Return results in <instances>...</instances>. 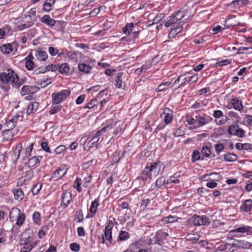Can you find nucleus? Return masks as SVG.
Returning a JSON list of instances; mask_svg holds the SVG:
<instances>
[{"instance_id": "16", "label": "nucleus", "mask_w": 252, "mask_h": 252, "mask_svg": "<svg viewBox=\"0 0 252 252\" xmlns=\"http://www.w3.org/2000/svg\"><path fill=\"white\" fill-rule=\"evenodd\" d=\"M22 237L20 241L21 244L24 245L23 248L25 249L27 252H30L33 249V246L32 244L28 245V243L32 241V238L30 237L25 238L24 235H22Z\"/></svg>"}, {"instance_id": "61", "label": "nucleus", "mask_w": 252, "mask_h": 252, "mask_svg": "<svg viewBox=\"0 0 252 252\" xmlns=\"http://www.w3.org/2000/svg\"><path fill=\"white\" fill-rule=\"evenodd\" d=\"M46 229V227H43L40 229H39L38 232V236L40 239L43 238L46 234V231L45 229Z\"/></svg>"}, {"instance_id": "12", "label": "nucleus", "mask_w": 252, "mask_h": 252, "mask_svg": "<svg viewBox=\"0 0 252 252\" xmlns=\"http://www.w3.org/2000/svg\"><path fill=\"white\" fill-rule=\"evenodd\" d=\"M172 15L175 17V19L177 20V21L179 22V24L185 22L189 18V16L186 14V13L181 10L174 12Z\"/></svg>"}, {"instance_id": "55", "label": "nucleus", "mask_w": 252, "mask_h": 252, "mask_svg": "<svg viewBox=\"0 0 252 252\" xmlns=\"http://www.w3.org/2000/svg\"><path fill=\"white\" fill-rule=\"evenodd\" d=\"M202 154L206 157H209L210 154V150L207 146H203L202 150Z\"/></svg>"}, {"instance_id": "39", "label": "nucleus", "mask_w": 252, "mask_h": 252, "mask_svg": "<svg viewBox=\"0 0 252 252\" xmlns=\"http://www.w3.org/2000/svg\"><path fill=\"white\" fill-rule=\"evenodd\" d=\"M167 111H170L169 109L167 110ZM164 121L167 124H169L171 122L173 117L172 114L166 112V110L163 113Z\"/></svg>"}, {"instance_id": "48", "label": "nucleus", "mask_w": 252, "mask_h": 252, "mask_svg": "<svg viewBox=\"0 0 252 252\" xmlns=\"http://www.w3.org/2000/svg\"><path fill=\"white\" fill-rule=\"evenodd\" d=\"M33 220L35 223L39 224L40 222V214L38 212H35L32 215Z\"/></svg>"}, {"instance_id": "26", "label": "nucleus", "mask_w": 252, "mask_h": 252, "mask_svg": "<svg viewBox=\"0 0 252 252\" xmlns=\"http://www.w3.org/2000/svg\"><path fill=\"white\" fill-rule=\"evenodd\" d=\"M232 232L241 233L247 232L250 234H252V227L244 225L241 227L236 228L233 230Z\"/></svg>"}, {"instance_id": "17", "label": "nucleus", "mask_w": 252, "mask_h": 252, "mask_svg": "<svg viewBox=\"0 0 252 252\" xmlns=\"http://www.w3.org/2000/svg\"><path fill=\"white\" fill-rule=\"evenodd\" d=\"M249 3L248 0H235L227 4L230 8H240Z\"/></svg>"}, {"instance_id": "49", "label": "nucleus", "mask_w": 252, "mask_h": 252, "mask_svg": "<svg viewBox=\"0 0 252 252\" xmlns=\"http://www.w3.org/2000/svg\"><path fill=\"white\" fill-rule=\"evenodd\" d=\"M98 104V101L96 98L92 99L85 106V108L91 109Z\"/></svg>"}, {"instance_id": "22", "label": "nucleus", "mask_w": 252, "mask_h": 252, "mask_svg": "<svg viewBox=\"0 0 252 252\" xmlns=\"http://www.w3.org/2000/svg\"><path fill=\"white\" fill-rule=\"evenodd\" d=\"M21 18L22 22L26 23L30 28L33 26L36 21V18L33 19L31 16L26 14L22 15Z\"/></svg>"}, {"instance_id": "10", "label": "nucleus", "mask_w": 252, "mask_h": 252, "mask_svg": "<svg viewBox=\"0 0 252 252\" xmlns=\"http://www.w3.org/2000/svg\"><path fill=\"white\" fill-rule=\"evenodd\" d=\"M126 79V76L123 72H119L117 74L115 79V86L118 89L122 88L125 80Z\"/></svg>"}, {"instance_id": "64", "label": "nucleus", "mask_w": 252, "mask_h": 252, "mask_svg": "<svg viewBox=\"0 0 252 252\" xmlns=\"http://www.w3.org/2000/svg\"><path fill=\"white\" fill-rule=\"evenodd\" d=\"M34 66L33 62L31 60H28L26 62V67L27 69L32 70Z\"/></svg>"}, {"instance_id": "57", "label": "nucleus", "mask_w": 252, "mask_h": 252, "mask_svg": "<svg viewBox=\"0 0 252 252\" xmlns=\"http://www.w3.org/2000/svg\"><path fill=\"white\" fill-rule=\"evenodd\" d=\"M58 65H53V64H51L50 65L46 66V67L44 68V70H46V72L50 70H51L52 71H54L57 70L58 69Z\"/></svg>"}, {"instance_id": "44", "label": "nucleus", "mask_w": 252, "mask_h": 252, "mask_svg": "<svg viewBox=\"0 0 252 252\" xmlns=\"http://www.w3.org/2000/svg\"><path fill=\"white\" fill-rule=\"evenodd\" d=\"M42 188V184L38 183L36 184L33 187L32 191L33 195H37L41 190Z\"/></svg>"}, {"instance_id": "54", "label": "nucleus", "mask_w": 252, "mask_h": 252, "mask_svg": "<svg viewBox=\"0 0 252 252\" xmlns=\"http://www.w3.org/2000/svg\"><path fill=\"white\" fill-rule=\"evenodd\" d=\"M178 173H175L173 176L170 177V179L168 180L167 184L173 183L175 184H178L180 183V181L178 179H175L176 177H177Z\"/></svg>"}, {"instance_id": "60", "label": "nucleus", "mask_w": 252, "mask_h": 252, "mask_svg": "<svg viewBox=\"0 0 252 252\" xmlns=\"http://www.w3.org/2000/svg\"><path fill=\"white\" fill-rule=\"evenodd\" d=\"M70 248L71 251L77 252L80 250V246L77 243H73L70 244Z\"/></svg>"}, {"instance_id": "38", "label": "nucleus", "mask_w": 252, "mask_h": 252, "mask_svg": "<svg viewBox=\"0 0 252 252\" xmlns=\"http://www.w3.org/2000/svg\"><path fill=\"white\" fill-rule=\"evenodd\" d=\"M200 238V236L197 233H190L186 236V239L188 241H197Z\"/></svg>"}, {"instance_id": "21", "label": "nucleus", "mask_w": 252, "mask_h": 252, "mask_svg": "<svg viewBox=\"0 0 252 252\" xmlns=\"http://www.w3.org/2000/svg\"><path fill=\"white\" fill-rule=\"evenodd\" d=\"M221 176L218 173L213 172L209 175L205 174L202 177V179L206 181H218L221 179Z\"/></svg>"}, {"instance_id": "24", "label": "nucleus", "mask_w": 252, "mask_h": 252, "mask_svg": "<svg viewBox=\"0 0 252 252\" xmlns=\"http://www.w3.org/2000/svg\"><path fill=\"white\" fill-rule=\"evenodd\" d=\"M35 88L30 86H24L21 91L22 95H25L27 94H33L35 92Z\"/></svg>"}, {"instance_id": "8", "label": "nucleus", "mask_w": 252, "mask_h": 252, "mask_svg": "<svg viewBox=\"0 0 252 252\" xmlns=\"http://www.w3.org/2000/svg\"><path fill=\"white\" fill-rule=\"evenodd\" d=\"M67 169L65 165L61 166L58 169L53 172L51 176V180H58L64 176L67 173Z\"/></svg>"}, {"instance_id": "34", "label": "nucleus", "mask_w": 252, "mask_h": 252, "mask_svg": "<svg viewBox=\"0 0 252 252\" xmlns=\"http://www.w3.org/2000/svg\"><path fill=\"white\" fill-rule=\"evenodd\" d=\"M11 130L7 129L3 132V141H8L13 137V134Z\"/></svg>"}, {"instance_id": "35", "label": "nucleus", "mask_w": 252, "mask_h": 252, "mask_svg": "<svg viewBox=\"0 0 252 252\" xmlns=\"http://www.w3.org/2000/svg\"><path fill=\"white\" fill-rule=\"evenodd\" d=\"M22 144L21 143H19L17 145L14 152H13V158L15 160H17L20 155V151L22 150Z\"/></svg>"}, {"instance_id": "58", "label": "nucleus", "mask_w": 252, "mask_h": 252, "mask_svg": "<svg viewBox=\"0 0 252 252\" xmlns=\"http://www.w3.org/2000/svg\"><path fill=\"white\" fill-rule=\"evenodd\" d=\"M192 160L193 161H195L196 160H198L200 158V153L197 150H194L193 152L192 155Z\"/></svg>"}, {"instance_id": "1", "label": "nucleus", "mask_w": 252, "mask_h": 252, "mask_svg": "<svg viewBox=\"0 0 252 252\" xmlns=\"http://www.w3.org/2000/svg\"><path fill=\"white\" fill-rule=\"evenodd\" d=\"M0 80L5 85L4 87L5 91L9 90V85L12 87L19 88L22 83L19 80L17 75L11 69H8L6 72L0 74Z\"/></svg>"}, {"instance_id": "50", "label": "nucleus", "mask_w": 252, "mask_h": 252, "mask_svg": "<svg viewBox=\"0 0 252 252\" xmlns=\"http://www.w3.org/2000/svg\"><path fill=\"white\" fill-rule=\"evenodd\" d=\"M196 120L200 126H202L208 122V120L202 116H198L196 117Z\"/></svg>"}, {"instance_id": "27", "label": "nucleus", "mask_w": 252, "mask_h": 252, "mask_svg": "<svg viewBox=\"0 0 252 252\" xmlns=\"http://www.w3.org/2000/svg\"><path fill=\"white\" fill-rule=\"evenodd\" d=\"M39 158L36 156H33L29 159L28 165L30 168H35L39 165Z\"/></svg>"}, {"instance_id": "30", "label": "nucleus", "mask_w": 252, "mask_h": 252, "mask_svg": "<svg viewBox=\"0 0 252 252\" xmlns=\"http://www.w3.org/2000/svg\"><path fill=\"white\" fill-rule=\"evenodd\" d=\"M179 218L176 216H168L162 219V222L165 223H173L178 220Z\"/></svg>"}, {"instance_id": "14", "label": "nucleus", "mask_w": 252, "mask_h": 252, "mask_svg": "<svg viewBox=\"0 0 252 252\" xmlns=\"http://www.w3.org/2000/svg\"><path fill=\"white\" fill-rule=\"evenodd\" d=\"M62 206L66 208L72 199V194L70 192L65 191L62 196Z\"/></svg>"}, {"instance_id": "3", "label": "nucleus", "mask_w": 252, "mask_h": 252, "mask_svg": "<svg viewBox=\"0 0 252 252\" xmlns=\"http://www.w3.org/2000/svg\"><path fill=\"white\" fill-rule=\"evenodd\" d=\"M159 169H158V163L153 162L148 163L147 166L144 169L141 174V178L145 181L150 178L152 175L156 176L158 172Z\"/></svg>"}, {"instance_id": "53", "label": "nucleus", "mask_w": 252, "mask_h": 252, "mask_svg": "<svg viewBox=\"0 0 252 252\" xmlns=\"http://www.w3.org/2000/svg\"><path fill=\"white\" fill-rule=\"evenodd\" d=\"M48 52L49 54L52 56H55L58 55V54H59V49L51 46L49 47Z\"/></svg>"}, {"instance_id": "31", "label": "nucleus", "mask_w": 252, "mask_h": 252, "mask_svg": "<svg viewBox=\"0 0 252 252\" xmlns=\"http://www.w3.org/2000/svg\"><path fill=\"white\" fill-rule=\"evenodd\" d=\"M130 237L129 234L126 231H121L120 232L118 241H124L128 240Z\"/></svg>"}, {"instance_id": "52", "label": "nucleus", "mask_w": 252, "mask_h": 252, "mask_svg": "<svg viewBox=\"0 0 252 252\" xmlns=\"http://www.w3.org/2000/svg\"><path fill=\"white\" fill-rule=\"evenodd\" d=\"M112 127L111 126H107L103 127L100 130L96 132L95 136L97 137H99L103 132H105L107 129H111Z\"/></svg>"}, {"instance_id": "23", "label": "nucleus", "mask_w": 252, "mask_h": 252, "mask_svg": "<svg viewBox=\"0 0 252 252\" xmlns=\"http://www.w3.org/2000/svg\"><path fill=\"white\" fill-rule=\"evenodd\" d=\"M231 104L233 106V108L237 110L241 111L243 108V106L242 103L237 97L233 98L231 100Z\"/></svg>"}, {"instance_id": "47", "label": "nucleus", "mask_w": 252, "mask_h": 252, "mask_svg": "<svg viewBox=\"0 0 252 252\" xmlns=\"http://www.w3.org/2000/svg\"><path fill=\"white\" fill-rule=\"evenodd\" d=\"M166 183L165 177H161L159 178L156 182V185L158 188H160Z\"/></svg>"}, {"instance_id": "9", "label": "nucleus", "mask_w": 252, "mask_h": 252, "mask_svg": "<svg viewBox=\"0 0 252 252\" xmlns=\"http://www.w3.org/2000/svg\"><path fill=\"white\" fill-rule=\"evenodd\" d=\"M41 22L47 25L49 27H53L55 26L56 24H60L61 25H64L63 22L60 21H56L53 18H51L49 15H44L41 19Z\"/></svg>"}, {"instance_id": "41", "label": "nucleus", "mask_w": 252, "mask_h": 252, "mask_svg": "<svg viewBox=\"0 0 252 252\" xmlns=\"http://www.w3.org/2000/svg\"><path fill=\"white\" fill-rule=\"evenodd\" d=\"M134 29V24L132 23L128 24L123 29V32L126 34H129Z\"/></svg>"}, {"instance_id": "6", "label": "nucleus", "mask_w": 252, "mask_h": 252, "mask_svg": "<svg viewBox=\"0 0 252 252\" xmlns=\"http://www.w3.org/2000/svg\"><path fill=\"white\" fill-rule=\"evenodd\" d=\"M84 58H86L87 60H85L84 62L78 64V70L84 73L89 74L94 64L88 57H84Z\"/></svg>"}, {"instance_id": "45", "label": "nucleus", "mask_w": 252, "mask_h": 252, "mask_svg": "<svg viewBox=\"0 0 252 252\" xmlns=\"http://www.w3.org/2000/svg\"><path fill=\"white\" fill-rule=\"evenodd\" d=\"M206 103L203 101H196L191 106V107L193 109H199L206 106Z\"/></svg>"}, {"instance_id": "13", "label": "nucleus", "mask_w": 252, "mask_h": 252, "mask_svg": "<svg viewBox=\"0 0 252 252\" xmlns=\"http://www.w3.org/2000/svg\"><path fill=\"white\" fill-rule=\"evenodd\" d=\"M192 74L191 71L187 72L183 74L180 75L181 79V83L177 86V89H179L183 86L187 84H190V76Z\"/></svg>"}, {"instance_id": "7", "label": "nucleus", "mask_w": 252, "mask_h": 252, "mask_svg": "<svg viewBox=\"0 0 252 252\" xmlns=\"http://www.w3.org/2000/svg\"><path fill=\"white\" fill-rule=\"evenodd\" d=\"M233 242L230 243L229 246L239 249H249L252 244L249 242L244 240L233 239Z\"/></svg>"}, {"instance_id": "19", "label": "nucleus", "mask_w": 252, "mask_h": 252, "mask_svg": "<svg viewBox=\"0 0 252 252\" xmlns=\"http://www.w3.org/2000/svg\"><path fill=\"white\" fill-rule=\"evenodd\" d=\"M241 211L248 212L252 210V200L247 199L243 201L240 207Z\"/></svg>"}, {"instance_id": "2", "label": "nucleus", "mask_w": 252, "mask_h": 252, "mask_svg": "<svg viewBox=\"0 0 252 252\" xmlns=\"http://www.w3.org/2000/svg\"><path fill=\"white\" fill-rule=\"evenodd\" d=\"M25 215L17 208H13L9 213V219L12 222H15L17 225L21 226L25 220Z\"/></svg>"}, {"instance_id": "25", "label": "nucleus", "mask_w": 252, "mask_h": 252, "mask_svg": "<svg viewBox=\"0 0 252 252\" xmlns=\"http://www.w3.org/2000/svg\"><path fill=\"white\" fill-rule=\"evenodd\" d=\"M38 106V103L37 102H30L27 107V114L30 115L34 113Z\"/></svg>"}, {"instance_id": "40", "label": "nucleus", "mask_w": 252, "mask_h": 252, "mask_svg": "<svg viewBox=\"0 0 252 252\" xmlns=\"http://www.w3.org/2000/svg\"><path fill=\"white\" fill-rule=\"evenodd\" d=\"M239 127L238 125H230L228 128V132L230 135L236 136V133L237 132V129Z\"/></svg>"}, {"instance_id": "62", "label": "nucleus", "mask_w": 252, "mask_h": 252, "mask_svg": "<svg viewBox=\"0 0 252 252\" xmlns=\"http://www.w3.org/2000/svg\"><path fill=\"white\" fill-rule=\"evenodd\" d=\"M66 149L64 145H61L59 146L55 149V152L57 154H60L63 153Z\"/></svg>"}, {"instance_id": "51", "label": "nucleus", "mask_w": 252, "mask_h": 252, "mask_svg": "<svg viewBox=\"0 0 252 252\" xmlns=\"http://www.w3.org/2000/svg\"><path fill=\"white\" fill-rule=\"evenodd\" d=\"M81 179L80 178H76L75 181V182H74V187L75 188H76L77 190L79 192H81V190H82V189L80 187L81 186Z\"/></svg>"}, {"instance_id": "63", "label": "nucleus", "mask_w": 252, "mask_h": 252, "mask_svg": "<svg viewBox=\"0 0 252 252\" xmlns=\"http://www.w3.org/2000/svg\"><path fill=\"white\" fill-rule=\"evenodd\" d=\"M33 143H32L26 148L25 151L26 157H28L31 155V153L33 149Z\"/></svg>"}, {"instance_id": "33", "label": "nucleus", "mask_w": 252, "mask_h": 252, "mask_svg": "<svg viewBox=\"0 0 252 252\" xmlns=\"http://www.w3.org/2000/svg\"><path fill=\"white\" fill-rule=\"evenodd\" d=\"M183 30V28L181 26H176L174 28L171 30L170 33H169V36L170 37H173L178 33L181 32Z\"/></svg>"}, {"instance_id": "59", "label": "nucleus", "mask_w": 252, "mask_h": 252, "mask_svg": "<svg viewBox=\"0 0 252 252\" xmlns=\"http://www.w3.org/2000/svg\"><path fill=\"white\" fill-rule=\"evenodd\" d=\"M121 157H120L119 153L117 152H114L112 155L113 162L117 163L119 161Z\"/></svg>"}, {"instance_id": "36", "label": "nucleus", "mask_w": 252, "mask_h": 252, "mask_svg": "<svg viewBox=\"0 0 252 252\" xmlns=\"http://www.w3.org/2000/svg\"><path fill=\"white\" fill-rule=\"evenodd\" d=\"M36 57L39 61H45L48 58V55L45 51H38L35 54Z\"/></svg>"}, {"instance_id": "42", "label": "nucleus", "mask_w": 252, "mask_h": 252, "mask_svg": "<svg viewBox=\"0 0 252 252\" xmlns=\"http://www.w3.org/2000/svg\"><path fill=\"white\" fill-rule=\"evenodd\" d=\"M237 156L234 154L230 153L225 155L224 156V159L225 160L231 162L235 161L237 159Z\"/></svg>"}, {"instance_id": "4", "label": "nucleus", "mask_w": 252, "mask_h": 252, "mask_svg": "<svg viewBox=\"0 0 252 252\" xmlns=\"http://www.w3.org/2000/svg\"><path fill=\"white\" fill-rule=\"evenodd\" d=\"M70 94V91L68 90H63L59 93H53L52 94L53 103L57 104L60 103L65 100Z\"/></svg>"}, {"instance_id": "56", "label": "nucleus", "mask_w": 252, "mask_h": 252, "mask_svg": "<svg viewBox=\"0 0 252 252\" xmlns=\"http://www.w3.org/2000/svg\"><path fill=\"white\" fill-rule=\"evenodd\" d=\"M53 6L51 4L45 1L43 5V10L46 12H49L51 10V7Z\"/></svg>"}, {"instance_id": "46", "label": "nucleus", "mask_w": 252, "mask_h": 252, "mask_svg": "<svg viewBox=\"0 0 252 252\" xmlns=\"http://www.w3.org/2000/svg\"><path fill=\"white\" fill-rule=\"evenodd\" d=\"M78 52L70 51L68 53L67 56L70 60L73 62H77Z\"/></svg>"}, {"instance_id": "18", "label": "nucleus", "mask_w": 252, "mask_h": 252, "mask_svg": "<svg viewBox=\"0 0 252 252\" xmlns=\"http://www.w3.org/2000/svg\"><path fill=\"white\" fill-rule=\"evenodd\" d=\"M113 226L110 225H108L105 228L104 235L103 236L106 240H107L110 244L113 243V239L112 235Z\"/></svg>"}, {"instance_id": "43", "label": "nucleus", "mask_w": 252, "mask_h": 252, "mask_svg": "<svg viewBox=\"0 0 252 252\" xmlns=\"http://www.w3.org/2000/svg\"><path fill=\"white\" fill-rule=\"evenodd\" d=\"M51 83V79H47L45 80H39L37 82L38 86L44 88L46 87L48 85Z\"/></svg>"}, {"instance_id": "37", "label": "nucleus", "mask_w": 252, "mask_h": 252, "mask_svg": "<svg viewBox=\"0 0 252 252\" xmlns=\"http://www.w3.org/2000/svg\"><path fill=\"white\" fill-rule=\"evenodd\" d=\"M58 70L61 73L66 74L69 71V67L67 63H63L59 66Z\"/></svg>"}, {"instance_id": "28", "label": "nucleus", "mask_w": 252, "mask_h": 252, "mask_svg": "<svg viewBox=\"0 0 252 252\" xmlns=\"http://www.w3.org/2000/svg\"><path fill=\"white\" fill-rule=\"evenodd\" d=\"M14 198L18 201H21L24 197V193L21 189H14L12 191Z\"/></svg>"}, {"instance_id": "15", "label": "nucleus", "mask_w": 252, "mask_h": 252, "mask_svg": "<svg viewBox=\"0 0 252 252\" xmlns=\"http://www.w3.org/2000/svg\"><path fill=\"white\" fill-rule=\"evenodd\" d=\"M168 236V233L162 230H159L158 231L155 235V239L157 244L160 245L163 240L166 239Z\"/></svg>"}, {"instance_id": "20", "label": "nucleus", "mask_w": 252, "mask_h": 252, "mask_svg": "<svg viewBox=\"0 0 252 252\" xmlns=\"http://www.w3.org/2000/svg\"><path fill=\"white\" fill-rule=\"evenodd\" d=\"M179 25V23L177 21L175 17L172 15L169 17L168 20L165 23V26L166 28H170V30L176 26H178Z\"/></svg>"}, {"instance_id": "11", "label": "nucleus", "mask_w": 252, "mask_h": 252, "mask_svg": "<svg viewBox=\"0 0 252 252\" xmlns=\"http://www.w3.org/2000/svg\"><path fill=\"white\" fill-rule=\"evenodd\" d=\"M14 48H17V44L15 42H12L2 45L0 47V50L3 54L7 55L11 53Z\"/></svg>"}, {"instance_id": "32", "label": "nucleus", "mask_w": 252, "mask_h": 252, "mask_svg": "<svg viewBox=\"0 0 252 252\" xmlns=\"http://www.w3.org/2000/svg\"><path fill=\"white\" fill-rule=\"evenodd\" d=\"M99 199L97 198L92 202L90 208L89 209L90 212L93 214H95L97 211Z\"/></svg>"}, {"instance_id": "29", "label": "nucleus", "mask_w": 252, "mask_h": 252, "mask_svg": "<svg viewBox=\"0 0 252 252\" xmlns=\"http://www.w3.org/2000/svg\"><path fill=\"white\" fill-rule=\"evenodd\" d=\"M19 118V116L13 117L6 123V125L8 129L12 130L15 127Z\"/></svg>"}, {"instance_id": "5", "label": "nucleus", "mask_w": 252, "mask_h": 252, "mask_svg": "<svg viewBox=\"0 0 252 252\" xmlns=\"http://www.w3.org/2000/svg\"><path fill=\"white\" fill-rule=\"evenodd\" d=\"M190 223L194 226L209 225L210 223L209 219L205 216L193 215L190 220Z\"/></svg>"}]
</instances>
